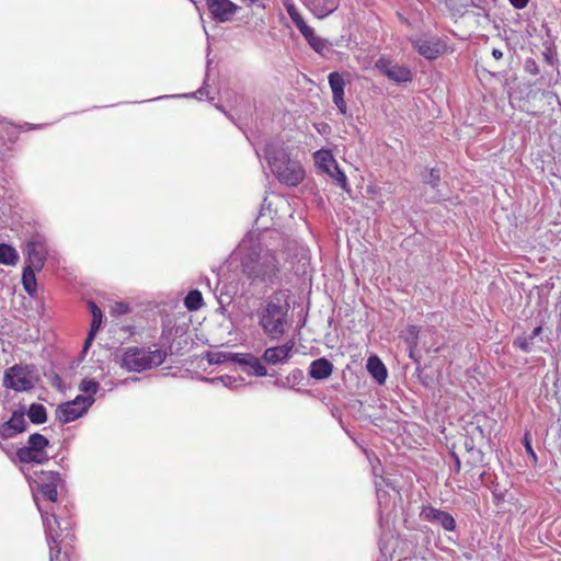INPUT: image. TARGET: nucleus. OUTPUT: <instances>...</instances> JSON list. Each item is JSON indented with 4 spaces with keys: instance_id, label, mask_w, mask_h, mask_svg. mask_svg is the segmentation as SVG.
<instances>
[{
    "instance_id": "nucleus-1",
    "label": "nucleus",
    "mask_w": 561,
    "mask_h": 561,
    "mask_svg": "<svg viewBox=\"0 0 561 561\" xmlns=\"http://www.w3.org/2000/svg\"><path fill=\"white\" fill-rule=\"evenodd\" d=\"M264 156L273 175L279 183L288 186L299 185L306 176L299 160L291 158L287 148L276 144H267Z\"/></svg>"
},
{
    "instance_id": "nucleus-2",
    "label": "nucleus",
    "mask_w": 561,
    "mask_h": 561,
    "mask_svg": "<svg viewBox=\"0 0 561 561\" xmlns=\"http://www.w3.org/2000/svg\"><path fill=\"white\" fill-rule=\"evenodd\" d=\"M241 273L252 283L273 284L279 273V262L272 250L247 253L241 260Z\"/></svg>"
},
{
    "instance_id": "nucleus-3",
    "label": "nucleus",
    "mask_w": 561,
    "mask_h": 561,
    "mask_svg": "<svg viewBox=\"0 0 561 561\" xmlns=\"http://www.w3.org/2000/svg\"><path fill=\"white\" fill-rule=\"evenodd\" d=\"M279 293L272 295L266 301L260 316V325L265 334L272 339H278L284 334V327L289 309V305L285 301Z\"/></svg>"
},
{
    "instance_id": "nucleus-4",
    "label": "nucleus",
    "mask_w": 561,
    "mask_h": 561,
    "mask_svg": "<svg viewBox=\"0 0 561 561\" xmlns=\"http://www.w3.org/2000/svg\"><path fill=\"white\" fill-rule=\"evenodd\" d=\"M167 358V351L158 348L150 351L144 347H128L121 358L122 368L127 371L141 373L160 366Z\"/></svg>"
},
{
    "instance_id": "nucleus-5",
    "label": "nucleus",
    "mask_w": 561,
    "mask_h": 561,
    "mask_svg": "<svg viewBox=\"0 0 561 561\" xmlns=\"http://www.w3.org/2000/svg\"><path fill=\"white\" fill-rule=\"evenodd\" d=\"M93 403L94 398H84L82 394L77 396L73 400L58 405L56 417L64 424L73 422L85 414Z\"/></svg>"
},
{
    "instance_id": "nucleus-6",
    "label": "nucleus",
    "mask_w": 561,
    "mask_h": 561,
    "mask_svg": "<svg viewBox=\"0 0 561 561\" xmlns=\"http://www.w3.org/2000/svg\"><path fill=\"white\" fill-rule=\"evenodd\" d=\"M32 374L30 366L14 365L5 370L4 386L15 391H27L34 386Z\"/></svg>"
},
{
    "instance_id": "nucleus-7",
    "label": "nucleus",
    "mask_w": 561,
    "mask_h": 561,
    "mask_svg": "<svg viewBox=\"0 0 561 561\" xmlns=\"http://www.w3.org/2000/svg\"><path fill=\"white\" fill-rule=\"evenodd\" d=\"M375 67L390 81L398 84L411 82L413 79L412 71L405 65H400L385 56L377 59Z\"/></svg>"
},
{
    "instance_id": "nucleus-8",
    "label": "nucleus",
    "mask_w": 561,
    "mask_h": 561,
    "mask_svg": "<svg viewBox=\"0 0 561 561\" xmlns=\"http://www.w3.org/2000/svg\"><path fill=\"white\" fill-rule=\"evenodd\" d=\"M60 482V474L55 471L42 470L37 473L35 483L41 494L48 501L55 503L58 499L57 485Z\"/></svg>"
},
{
    "instance_id": "nucleus-9",
    "label": "nucleus",
    "mask_w": 561,
    "mask_h": 561,
    "mask_svg": "<svg viewBox=\"0 0 561 561\" xmlns=\"http://www.w3.org/2000/svg\"><path fill=\"white\" fill-rule=\"evenodd\" d=\"M421 517L427 522L440 525L447 531H454L456 528V520L451 514L431 505L422 508Z\"/></svg>"
},
{
    "instance_id": "nucleus-10",
    "label": "nucleus",
    "mask_w": 561,
    "mask_h": 561,
    "mask_svg": "<svg viewBox=\"0 0 561 561\" xmlns=\"http://www.w3.org/2000/svg\"><path fill=\"white\" fill-rule=\"evenodd\" d=\"M328 80L332 91L333 103L339 108L341 114H345L347 111V105L344 100V89L346 82L343 76L337 71H333L329 75Z\"/></svg>"
},
{
    "instance_id": "nucleus-11",
    "label": "nucleus",
    "mask_w": 561,
    "mask_h": 561,
    "mask_svg": "<svg viewBox=\"0 0 561 561\" xmlns=\"http://www.w3.org/2000/svg\"><path fill=\"white\" fill-rule=\"evenodd\" d=\"M412 45L417 53L428 60L438 58L446 51V45L440 39L427 41V39H414Z\"/></svg>"
},
{
    "instance_id": "nucleus-12",
    "label": "nucleus",
    "mask_w": 561,
    "mask_h": 561,
    "mask_svg": "<svg viewBox=\"0 0 561 561\" xmlns=\"http://www.w3.org/2000/svg\"><path fill=\"white\" fill-rule=\"evenodd\" d=\"M25 430L26 421L24 412L14 411L11 419L0 425V437L2 439H9L23 433Z\"/></svg>"
},
{
    "instance_id": "nucleus-13",
    "label": "nucleus",
    "mask_w": 561,
    "mask_h": 561,
    "mask_svg": "<svg viewBox=\"0 0 561 561\" xmlns=\"http://www.w3.org/2000/svg\"><path fill=\"white\" fill-rule=\"evenodd\" d=\"M27 266H33L36 271L44 267L46 261V248L39 240H31L26 244Z\"/></svg>"
},
{
    "instance_id": "nucleus-14",
    "label": "nucleus",
    "mask_w": 561,
    "mask_h": 561,
    "mask_svg": "<svg viewBox=\"0 0 561 561\" xmlns=\"http://www.w3.org/2000/svg\"><path fill=\"white\" fill-rule=\"evenodd\" d=\"M207 7L213 18L220 22L230 20L238 9L230 0H207Z\"/></svg>"
},
{
    "instance_id": "nucleus-15",
    "label": "nucleus",
    "mask_w": 561,
    "mask_h": 561,
    "mask_svg": "<svg viewBox=\"0 0 561 561\" xmlns=\"http://www.w3.org/2000/svg\"><path fill=\"white\" fill-rule=\"evenodd\" d=\"M42 518L49 547H59L64 533L59 520L54 514L49 515L48 513L42 514Z\"/></svg>"
},
{
    "instance_id": "nucleus-16",
    "label": "nucleus",
    "mask_w": 561,
    "mask_h": 561,
    "mask_svg": "<svg viewBox=\"0 0 561 561\" xmlns=\"http://www.w3.org/2000/svg\"><path fill=\"white\" fill-rule=\"evenodd\" d=\"M294 342H287L279 346L268 347L263 354V359L272 365L286 362L294 348Z\"/></svg>"
},
{
    "instance_id": "nucleus-17",
    "label": "nucleus",
    "mask_w": 561,
    "mask_h": 561,
    "mask_svg": "<svg viewBox=\"0 0 561 561\" xmlns=\"http://www.w3.org/2000/svg\"><path fill=\"white\" fill-rule=\"evenodd\" d=\"M340 5V0H311L309 9L318 19H324Z\"/></svg>"
},
{
    "instance_id": "nucleus-18",
    "label": "nucleus",
    "mask_w": 561,
    "mask_h": 561,
    "mask_svg": "<svg viewBox=\"0 0 561 561\" xmlns=\"http://www.w3.org/2000/svg\"><path fill=\"white\" fill-rule=\"evenodd\" d=\"M333 371V364L322 357L311 362L309 367V376L316 380H323L329 378Z\"/></svg>"
},
{
    "instance_id": "nucleus-19",
    "label": "nucleus",
    "mask_w": 561,
    "mask_h": 561,
    "mask_svg": "<svg viewBox=\"0 0 561 561\" xmlns=\"http://www.w3.org/2000/svg\"><path fill=\"white\" fill-rule=\"evenodd\" d=\"M16 458L22 463H45L49 460L47 453L34 451L27 446L21 447L16 450Z\"/></svg>"
},
{
    "instance_id": "nucleus-20",
    "label": "nucleus",
    "mask_w": 561,
    "mask_h": 561,
    "mask_svg": "<svg viewBox=\"0 0 561 561\" xmlns=\"http://www.w3.org/2000/svg\"><path fill=\"white\" fill-rule=\"evenodd\" d=\"M89 308L92 313V322L89 334L84 341V351L91 345L102 323V310L93 301H89Z\"/></svg>"
},
{
    "instance_id": "nucleus-21",
    "label": "nucleus",
    "mask_w": 561,
    "mask_h": 561,
    "mask_svg": "<svg viewBox=\"0 0 561 561\" xmlns=\"http://www.w3.org/2000/svg\"><path fill=\"white\" fill-rule=\"evenodd\" d=\"M367 370L376 379L378 383H383L387 379L388 373L383 363L377 356H370L367 359Z\"/></svg>"
},
{
    "instance_id": "nucleus-22",
    "label": "nucleus",
    "mask_w": 561,
    "mask_h": 561,
    "mask_svg": "<svg viewBox=\"0 0 561 561\" xmlns=\"http://www.w3.org/2000/svg\"><path fill=\"white\" fill-rule=\"evenodd\" d=\"M314 159L319 168L325 173H331L332 168L337 164L329 150H318L314 153Z\"/></svg>"
},
{
    "instance_id": "nucleus-23",
    "label": "nucleus",
    "mask_w": 561,
    "mask_h": 561,
    "mask_svg": "<svg viewBox=\"0 0 561 561\" xmlns=\"http://www.w3.org/2000/svg\"><path fill=\"white\" fill-rule=\"evenodd\" d=\"M19 260L16 250L5 243H0V264L15 265Z\"/></svg>"
},
{
    "instance_id": "nucleus-24",
    "label": "nucleus",
    "mask_w": 561,
    "mask_h": 561,
    "mask_svg": "<svg viewBox=\"0 0 561 561\" xmlns=\"http://www.w3.org/2000/svg\"><path fill=\"white\" fill-rule=\"evenodd\" d=\"M28 419L34 424H43L47 420V412L43 404L33 403L27 411Z\"/></svg>"
},
{
    "instance_id": "nucleus-25",
    "label": "nucleus",
    "mask_w": 561,
    "mask_h": 561,
    "mask_svg": "<svg viewBox=\"0 0 561 561\" xmlns=\"http://www.w3.org/2000/svg\"><path fill=\"white\" fill-rule=\"evenodd\" d=\"M204 305L202 293L197 289L188 291L184 299V306L190 311H196Z\"/></svg>"
},
{
    "instance_id": "nucleus-26",
    "label": "nucleus",
    "mask_w": 561,
    "mask_h": 561,
    "mask_svg": "<svg viewBox=\"0 0 561 561\" xmlns=\"http://www.w3.org/2000/svg\"><path fill=\"white\" fill-rule=\"evenodd\" d=\"M35 271L33 266L26 265L22 275L23 287L31 295L36 291Z\"/></svg>"
},
{
    "instance_id": "nucleus-27",
    "label": "nucleus",
    "mask_w": 561,
    "mask_h": 561,
    "mask_svg": "<svg viewBox=\"0 0 561 561\" xmlns=\"http://www.w3.org/2000/svg\"><path fill=\"white\" fill-rule=\"evenodd\" d=\"M49 445V440L39 433L32 434L27 439V447L34 451L47 453L46 448Z\"/></svg>"
},
{
    "instance_id": "nucleus-28",
    "label": "nucleus",
    "mask_w": 561,
    "mask_h": 561,
    "mask_svg": "<svg viewBox=\"0 0 561 561\" xmlns=\"http://www.w3.org/2000/svg\"><path fill=\"white\" fill-rule=\"evenodd\" d=\"M79 389L85 393V396H83L84 398H94V394L99 390V382L93 379H83Z\"/></svg>"
},
{
    "instance_id": "nucleus-29",
    "label": "nucleus",
    "mask_w": 561,
    "mask_h": 561,
    "mask_svg": "<svg viewBox=\"0 0 561 561\" xmlns=\"http://www.w3.org/2000/svg\"><path fill=\"white\" fill-rule=\"evenodd\" d=\"M332 179L336 181V183L345 191H348L347 178L344 172L339 168V165H334L331 170V173H328Z\"/></svg>"
},
{
    "instance_id": "nucleus-30",
    "label": "nucleus",
    "mask_w": 561,
    "mask_h": 561,
    "mask_svg": "<svg viewBox=\"0 0 561 561\" xmlns=\"http://www.w3.org/2000/svg\"><path fill=\"white\" fill-rule=\"evenodd\" d=\"M305 39L308 42V44L319 54H322L323 50L325 49V43L323 42V39H321L320 37H318L316 35V32H311L307 37H305Z\"/></svg>"
},
{
    "instance_id": "nucleus-31",
    "label": "nucleus",
    "mask_w": 561,
    "mask_h": 561,
    "mask_svg": "<svg viewBox=\"0 0 561 561\" xmlns=\"http://www.w3.org/2000/svg\"><path fill=\"white\" fill-rule=\"evenodd\" d=\"M523 443H524V446H525L527 455L531 458L534 463H537L538 458H537V455H536V453H535V450H534V448L531 446V438H530V433L529 432H526L524 434Z\"/></svg>"
},
{
    "instance_id": "nucleus-32",
    "label": "nucleus",
    "mask_w": 561,
    "mask_h": 561,
    "mask_svg": "<svg viewBox=\"0 0 561 561\" xmlns=\"http://www.w3.org/2000/svg\"><path fill=\"white\" fill-rule=\"evenodd\" d=\"M50 561H71L67 553H61L60 547L50 546Z\"/></svg>"
},
{
    "instance_id": "nucleus-33",
    "label": "nucleus",
    "mask_w": 561,
    "mask_h": 561,
    "mask_svg": "<svg viewBox=\"0 0 561 561\" xmlns=\"http://www.w3.org/2000/svg\"><path fill=\"white\" fill-rule=\"evenodd\" d=\"M295 25L304 37H307L311 32L314 31L311 26H309L306 23L304 19H300L298 22L295 23Z\"/></svg>"
},
{
    "instance_id": "nucleus-34",
    "label": "nucleus",
    "mask_w": 561,
    "mask_h": 561,
    "mask_svg": "<svg viewBox=\"0 0 561 561\" xmlns=\"http://www.w3.org/2000/svg\"><path fill=\"white\" fill-rule=\"evenodd\" d=\"M288 15L290 16L293 23L295 24L296 22H298L300 19H302L301 14L299 13L298 9L296 8L295 4L293 5H287V8H285Z\"/></svg>"
},
{
    "instance_id": "nucleus-35",
    "label": "nucleus",
    "mask_w": 561,
    "mask_h": 561,
    "mask_svg": "<svg viewBox=\"0 0 561 561\" xmlns=\"http://www.w3.org/2000/svg\"><path fill=\"white\" fill-rule=\"evenodd\" d=\"M129 310V307L124 302H116L112 307V311L116 314H125Z\"/></svg>"
},
{
    "instance_id": "nucleus-36",
    "label": "nucleus",
    "mask_w": 561,
    "mask_h": 561,
    "mask_svg": "<svg viewBox=\"0 0 561 561\" xmlns=\"http://www.w3.org/2000/svg\"><path fill=\"white\" fill-rule=\"evenodd\" d=\"M253 368L256 376L263 377L266 376L267 374L266 367L260 364L259 362L253 366Z\"/></svg>"
},
{
    "instance_id": "nucleus-37",
    "label": "nucleus",
    "mask_w": 561,
    "mask_h": 561,
    "mask_svg": "<svg viewBox=\"0 0 561 561\" xmlns=\"http://www.w3.org/2000/svg\"><path fill=\"white\" fill-rule=\"evenodd\" d=\"M510 2L515 9H524L527 7L529 0H510Z\"/></svg>"
},
{
    "instance_id": "nucleus-38",
    "label": "nucleus",
    "mask_w": 561,
    "mask_h": 561,
    "mask_svg": "<svg viewBox=\"0 0 561 561\" xmlns=\"http://www.w3.org/2000/svg\"><path fill=\"white\" fill-rule=\"evenodd\" d=\"M366 192L369 195H377L380 193V188L377 185H368Z\"/></svg>"
},
{
    "instance_id": "nucleus-39",
    "label": "nucleus",
    "mask_w": 561,
    "mask_h": 561,
    "mask_svg": "<svg viewBox=\"0 0 561 561\" xmlns=\"http://www.w3.org/2000/svg\"><path fill=\"white\" fill-rule=\"evenodd\" d=\"M430 175H431V179H432L433 186L437 185V183L439 181L438 173L434 169H432L431 172H430Z\"/></svg>"
},
{
    "instance_id": "nucleus-40",
    "label": "nucleus",
    "mask_w": 561,
    "mask_h": 561,
    "mask_svg": "<svg viewBox=\"0 0 561 561\" xmlns=\"http://www.w3.org/2000/svg\"><path fill=\"white\" fill-rule=\"evenodd\" d=\"M492 56H493L496 60H499V59H501V58L503 57V53H502L500 49H497V48H493V50H492Z\"/></svg>"
},
{
    "instance_id": "nucleus-41",
    "label": "nucleus",
    "mask_w": 561,
    "mask_h": 561,
    "mask_svg": "<svg viewBox=\"0 0 561 561\" xmlns=\"http://www.w3.org/2000/svg\"><path fill=\"white\" fill-rule=\"evenodd\" d=\"M542 332V328L540 325L536 327L534 330H533V333L530 335V339H535L536 336H538L540 333Z\"/></svg>"
},
{
    "instance_id": "nucleus-42",
    "label": "nucleus",
    "mask_w": 561,
    "mask_h": 561,
    "mask_svg": "<svg viewBox=\"0 0 561 561\" xmlns=\"http://www.w3.org/2000/svg\"><path fill=\"white\" fill-rule=\"evenodd\" d=\"M283 1V4L285 8H287V5H293L295 4L293 0H282Z\"/></svg>"
},
{
    "instance_id": "nucleus-43",
    "label": "nucleus",
    "mask_w": 561,
    "mask_h": 561,
    "mask_svg": "<svg viewBox=\"0 0 561 561\" xmlns=\"http://www.w3.org/2000/svg\"><path fill=\"white\" fill-rule=\"evenodd\" d=\"M456 470H460V460L458 458H456Z\"/></svg>"
},
{
    "instance_id": "nucleus-44",
    "label": "nucleus",
    "mask_w": 561,
    "mask_h": 561,
    "mask_svg": "<svg viewBox=\"0 0 561 561\" xmlns=\"http://www.w3.org/2000/svg\"><path fill=\"white\" fill-rule=\"evenodd\" d=\"M519 347L523 348L524 351H527V345L526 343H520L519 344Z\"/></svg>"
},
{
    "instance_id": "nucleus-45",
    "label": "nucleus",
    "mask_w": 561,
    "mask_h": 561,
    "mask_svg": "<svg viewBox=\"0 0 561 561\" xmlns=\"http://www.w3.org/2000/svg\"><path fill=\"white\" fill-rule=\"evenodd\" d=\"M296 374L301 376L302 373H301V370L294 371V375H296Z\"/></svg>"
}]
</instances>
